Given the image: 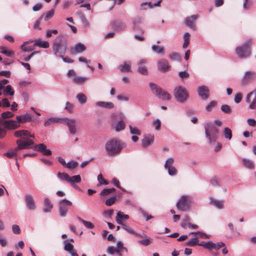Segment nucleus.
Segmentation results:
<instances>
[{"instance_id":"393cba45","label":"nucleus","mask_w":256,"mask_h":256,"mask_svg":"<svg viewBox=\"0 0 256 256\" xmlns=\"http://www.w3.org/2000/svg\"><path fill=\"white\" fill-rule=\"evenodd\" d=\"M113 28L116 31H120L126 28V24L122 22L114 21L112 22Z\"/></svg>"},{"instance_id":"39448f33","label":"nucleus","mask_w":256,"mask_h":256,"mask_svg":"<svg viewBox=\"0 0 256 256\" xmlns=\"http://www.w3.org/2000/svg\"><path fill=\"white\" fill-rule=\"evenodd\" d=\"M67 47L68 46L66 42H55L53 44L52 50L54 54L60 57L66 54Z\"/></svg>"},{"instance_id":"412c9836","label":"nucleus","mask_w":256,"mask_h":256,"mask_svg":"<svg viewBox=\"0 0 256 256\" xmlns=\"http://www.w3.org/2000/svg\"><path fill=\"white\" fill-rule=\"evenodd\" d=\"M154 136L148 134L144 136L142 140V144L143 147L146 148L151 145L154 140Z\"/></svg>"},{"instance_id":"9d476101","label":"nucleus","mask_w":256,"mask_h":256,"mask_svg":"<svg viewBox=\"0 0 256 256\" xmlns=\"http://www.w3.org/2000/svg\"><path fill=\"white\" fill-rule=\"evenodd\" d=\"M18 146L16 149L19 151L21 150L27 149L34 144L33 141L28 138H24L23 139H18L16 140Z\"/></svg>"},{"instance_id":"13d9d810","label":"nucleus","mask_w":256,"mask_h":256,"mask_svg":"<svg viewBox=\"0 0 256 256\" xmlns=\"http://www.w3.org/2000/svg\"><path fill=\"white\" fill-rule=\"evenodd\" d=\"M4 93L6 94H8V95L12 96L14 94V91L12 90V88L10 85H7L4 90Z\"/></svg>"},{"instance_id":"864d4df0","label":"nucleus","mask_w":256,"mask_h":256,"mask_svg":"<svg viewBox=\"0 0 256 256\" xmlns=\"http://www.w3.org/2000/svg\"><path fill=\"white\" fill-rule=\"evenodd\" d=\"M197 238L194 236L185 243V245L190 246H194L197 244Z\"/></svg>"},{"instance_id":"cd10ccee","label":"nucleus","mask_w":256,"mask_h":256,"mask_svg":"<svg viewBox=\"0 0 256 256\" xmlns=\"http://www.w3.org/2000/svg\"><path fill=\"white\" fill-rule=\"evenodd\" d=\"M142 18L138 16L132 20V28L134 30L136 31L140 29V25L142 22Z\"/></svg>"},{"instance_id":"f257e3e1","label":"nucleus","mask_w":256,"mask_h":256,"mask_svg":"<svg viewBox=\"0 0 256 256\" xmlns=\"http://www.w3.org/2000/svg\"><path fill=\"white\" fill-rule=\"evenodd\" d=\"M124 146V142L117 138H112L106 142L104 148L107 155L114 156L120 154Z\"/></svg>"},{"instance_id":"6ab92c4d","label":"nucleus","mask_w":256,"mask_h":256,"mask_svg":"<svg viewBox=\"0 0 256 256\" xmlns=\"http://www.w3.org/2000/svg\"><path fill=\"white\" fill-rule=\"evenodd\" d=\"M35 148L37 151L41 152L43 155L50 156L52 154L51 150L47 149L46 146L44 144L36 145Z\"/></svg>"},{"instance_id":"f3484780","label":"nucleus","mask_w":256,"mask_h":256,"mask_svg":"<svg viewBox=\"0 0 256 256\" xmlns=\"http://www.w3.org/2000/svg\"><path fill=\"white\" fill-rule=\"evenodd\" d=\"M198 92L199 96L203 100H206L208 98L209 96V90L208 88L204 86H199L198 88Z\"/></svg>"},{"instance_id":"4468645a","label":"nucleus","mask_w":256,"mask_h":256,"mask_svg":"<svg viewBox=\"0 0 256 256\" xmlns=\"http://www.w3.org/2000/svg\"><path fill=\"white\" fill-rule=\"evenodd\" d=\"M170 68L168 61L166 59H161L158 62V70L163 72H168Z\"/></svg>"},{"instance_id":"338daca9","label":"nucleus","mask_w":256,"mask_h":256,"mask_svg":"<svg viewBox=\"0 0 256 256\" xmlns=\"http://www.w3.org/2000/svg\"><path fill=\"white\" fill-rule=\"evenodd\" d=\"M221 110L226 114H230L232 112L230 106L227 104L222 105L221 106Z\"/></svg>"},{"instance_id":"f8f14e48","label":"nucleus","mask_w":256,"mask_h":256,"mask_svg":"<svg viewBox=\"0 0 256 256\" xmlns=\"http://www.w3.org/2000/svg\"><path fill=\"white\" fill-rule=\"evenodd\" d=\"M26 206L30 210H34L36 208L35 202L32 196L30 194H26L24 197Z\"/></svg>"},{"instance_id":"c9c22d12","label":"nucleus","mask_w":256,"mask_h":256,"mask_svg":"<svg viewBox=\"0 0 256 256\" xmlns=\"http://www.w3.org/2000/svg\"><path fill=\"white\" fill-rule=\"evenodd\" d=\"M189 234H195V236L197 238V240L199 238H202L204 239H208L210 238V235L200 231L196 232H191Z\"/></svg>"},{"instance_id":"9b49d317","label":"nucleus","mask_w":256,"mask_h":256,"mask_svg":"<svg viewBox=\"0 0 256 256\" xmlns=\"http://www.w3.org/2000/svg\"><path fill=\"white\" fill-rule=\"evenodd\" d=\"M0 123L3 124L5 129L10 130L16 129L20 126L18 121L14 120H6L3 121L2 118H0Z\"/></svg>"},{"instance_id":"5701e85b","label":"nucleus","mask_w":256,"mask_h":256,"mask_svg":"<svg viewBox=\"0 0 256 256\" xmlns=\"http://www.w3.org/2000/svg\"><path fill=\"white\" fill-rule=\"evenodd\" d=\"M16 118L20 124L22 122H25L32 120L31 114L28 113L21 116H16Z\"/></svg>"},{"instance_id":"ea45409f","label":"nucleus","mask_w":256,"mask_h":256,"mask_svg":"<svg viewBox=\"0 0 256 256\" xmlns=\"http://www.w3.org/2000/svg\"><path fill=\"white\" fill-rule=\"evenodd\" d=\"M0 52L6 55L7 56H13L14 54V51L10 50H7L3 46H1L0 48Z\"/></svg>"},{"instance_id":"c85d7f7f","label":"nucleus","mask_w":256,"mask_h":256,"mask_svg":"<svg viewBox=\"0 0 256 256\" xmlns=\"http://www.w3.org/2000/svg\"><path fill=\"white\" fill-rule=\"evenodd\" d=\"M131 64L130 62H124L118 66V69L122 72H129L130 71Z\"/></svg>"},{"instance_id":"4c0bfd02","label":"nucleus","mask_w":256,"mask_h":256,"mask_svg":"<svg viewBox=\"0 0 256 256\" xmlns=\"http://www.w3.org/2000/svg\"><path fill=\"white\" fill-rule=\"evenodd\" d=\"M88 80V78L84 76H76L73 78V82L76 84H82Z\"/></svg>"},{"instance_id":"a19ab883","label":"nucleus","mask_w":256,"mask_h":256,"mask_svg":"<svg viewBox=\"0 0 256 256\" xmlns=\"http://www.w3.org/2000/svg\"><path fill=\"white\" fill-rule=\"evenodd\" d=\"M78 162L74 160H70L66 163V168L72 170L78 166Z\"/></svg>"},{"instance_id":"bf43d9fd","label":"nucleus","mask_w":256,"mask_h":256,"mask_svg":"<svg viewBox=\"0 0 256 256\" xmlns=\"http://www.w3.org/2000/svg\"><path fill=\"white\" fill-rule=\"evenodd\" d=\"M14 116V114L12 112L6 111L2 112L1 114L2 118L3 119L8 118H12Z\"/></svg>"},{"instance_id":"4d7b16f0","label":"nucleus","mask_w":256,"mask_h":256,"mask_svg":"<svg viewBox=\"0 0 256 256\" xmlns=\"http://www.w3.org/2000/svg\"><path fill=\"white\" fill-rule=\"evenodd\" d=\"M152 124L156 130H159L161 126V122L158 118H157L152 122Z\"/></svg>"},{"instance_id":"1a4fd4ad","label":"nucleus","mask_w":256,"mask_h":256,"mask_svg":"<svg viewBox=\"0 0 256 256\" xmlns=\"http://www.w3.org/2000/svg\"><path fill=\"white\" fill-rule=\"evenodd\" d=\"M245 99L250 109H256V87L252 91L246 94Z\"/></svg>"},{"instance_id":"de8ad7c7","label":"nucleus","mask_w":256,"mask_h":256,"mask_svg":"<svg viewBox=\"0 0 256 256\" xmlns=\"http://www.w3.org/2000/svg\"><path fill=\"white\" fill-rule=\"evenodd\" d=\"M18 151V150L16 149V148L14 149L11 150L5 153L4 155L8 158H11L16 155Z\"/></svg>"},{"instance_id":"680f3d73","label":"nucleus","mask_w":256,"mask_h":256,"mask_svg":"<svg viewBox=\"0 0 256 256\" xmlns=\"http://www.w3.org/2000/svg\"><path fill=\"white\" fill-rule=\"evenodd\" d=\"M217 102L216 101H212L209 104H208L206 107V110L207 112H210L212 108L216 105Z\"/></svg>"},{"instance_id":"774afa93","label":"nucleus","mask_w":256,"mask_h":256,"mask_svg":"<svg viewBox=\"0 0 256 256\" xmlns=\"http://www.w3.org/2000/svg\"><path fill=\"white\" fill-rule=\"evenodd\" d=\"M166 170L168 171L169 175L171 176H174L176 174L177 170L174 166L169 167Z\"/></svg>"},{"instance_id":"a18cd8bd","label":"nucleus","mask_w":256,"mask_h":256,"mask_svg":"<svg viewBox=\"0 0 256 256\" xmlns=\"http://www.w3.org/2000/svg\"><path fill=\"white\" fill-rule=\"evenodd\" d=\"M152 49L154 52L158 54H162L164 52V48L163 46H158L153 44L152 46Z\"/></svg>"},{"instance_id":"49530a36","label":"nucleus","mask_w":256,"mask_h":256,"mask_svg":"<svg viewBox=\"0 0 256 256\" xmlns=\"http://www.w3.org/2000/svg\"><path fill=\"white\" fill-rule=\"evenodd\" d=\"M224 136L225 138L229 140L232 139V132L231 130L228 128H225L223 132Z\"/></svg>"},{"instance_id":"7c9ffc66","label":"nucleus","mask_w":256,"mask_h":256,"mask_svg":"<svg viewBox=\"0 0 256 256\" xmlns=\"http://www.w3.org/2000/svg\"><path fill=\"white\" fill-rule=\"evenodd\" d=\"M224 246V244L223 242H218L214 243L212 241L210 240V245L209 250H218L222 247Z\"/></svg>"},{"instance_id":"423d86ee","label":"nucleus","mask_w":256,"mask_h":256,"mask_svg":"<svg viewBox=\"0 0 256 256\" xmlns=\"http://www.w3.org/2000/svg\"><path fill=\"white\" fill-rule=\"evenodd\" d=\"M190 202L191 200L189 196H182L176 203V208L180 211H186L189 209Z\"/></svg>"},{"instance_id":"052dcab7","label":"nucleus","mask_w":256,"mask_h":256,"mask_svg":"<svg viewBox=\"0 0 256 256\" xmlns=\"http://www.w3.org/2000/svg\"><path fill=\"white\" fill-rule=\"evenodd\" d=\"M174 162V159L172 158H169L166 162L164 168L167 169L169 167L172 166Z\"/></svg>"},{"instance_id":"e433bc0d","label":"nucleus","mask_w":256,"mask_h":256,"mask_svg":"<svg viewBox=\"0 0 256 256\" xmlns=\"http://www.w3.org/2000/svg\"><path fill=\"white\" fill-rule=\"evenodd\" d=\"M35 42L34 46H38L40 48H48L50 46L48 42L47 41H42L40 40H34Z\"/></svg>"},{"instance_id":"c03bdc74","label":"nucleus","mask_w":256,"mask_h":256,"mask_svg":"<svg viewBox=\"0 0 256 256\" xmlns=\"http://www.w3.org/2000/svg\"><path fill=\"white\" fill-rule=\"evenodd\" d=\"M152 8V3L151 2H144L140 4V9L141 10H145L148 8Z\"/></svg>"},{"instance_id":"603ef678","label":"nucleus","mask_w":256,"mask_h":256,"mask_svg":"<svg viewBox=\"0 0 256 256\" xmlns=\"http://www.w3.org/2000/svg\"><path fill=\"white\" fill-rule=\"evenodd\" d=\"M64 250L66 251L70 252L73 250H74V246L72 244L68 242L67 240H65Z\"/></svg>"},{"instance_id":"58836bf2","label":"nucleus","mask_w":256,"mask_h":256,"mask_svg":"<svg viewBox=\"0 0 256 256\" xmlns=\"http://www.w3.org/2000/svg\"><path fill=\"white\" fill-rule=\"evenodd\" d=\"M30 132L27 130H20L14 132V136L16 138H20L23 136H28Z\"/></svg>"},{"instance_id":"37998d69","label":"nucleus","mask_w":256,"mask_h":256,"mask_svg":"<svg viewBox=\"0 0 256 256\" xmlns=\"http://www.w3.org/2000/svg\"><path fill=\"white\" fill-rule=\"evenodd\" d=\"M158 96L159 98H162L163 100H170V99L171 96L170 94L163 90H162V92Z\"/></svg>"},{"instance_id":"6e6552de","label":"nucleus","mask_w":256,"mask_h":256,"mask_svg":"<svg viewBox=\"0 0 256 256\" xmlns=\"http://www.w3.org/2000/svg\"><path fill=\"white\" fill-rule=\"evenodd\" d=\"M256 78V72L253 71H246L244 72L240 80L242 86H248Z\"/></svg>"},{"instance_id":"5fc2aeb1","label":"nucleus","mask_w":256,"mask_h":256,"mask_svg":"<svg viewBox=\"0 0 256 256\" xmlns=\"http://www.w3.org/2000/svg\"><path fill=\"white\" fill-rule=\"evenodd\" d=\"M242 162L248 168L253 169L254 168V164L252 161L246 159H243Z\"/></svg>"},{"instance_id":"2eb2a0df","label":"nucleus","mask_w":256,"mask_h":256,"mask_svg":"<svg viewBox=\"0 0 256 256\" xmlns=\"http://www.w3.org/2000/svg\"><path fill=\"white\" fill-rule=\"evenodd\" d=\"M81 180L82 178L80 175H76L71 177L69 176L68 182L73 188L80 190V189L76 184L80 183Z\"/></svg>"},{"instance_id":"72a5a7b5","label":"nucleus","mask_w":256,"mask_h":256,"mask_svg":"<svg viewBox=\"0 0 256 256\" xmlns=\"http://www.w3.org/2000/svg\"><path fill=\"white\" fill-rule=\"evenodd\" d=\"M96 105L108 109H112L114 107V104L112 102H98Z\"/></svg>"},{"instance_id":"f03ea898","label":"nucleus","mask_w":256,"mask_h":256,"mask_svg":"<svg viewBox=\"0 0 256 256\" xmlns=\"http://www.w3.org/2000/svg\"><path fill=\"white\" fill-rule=\"evenodd\" d=\"M204 132L206 138L210 144H214L218 139V129L210 122L204 124Z\"/></svg>"},{"instance_id":"79ce46f5","label":"nucleus","mask_w":256,"mask_h":256,"mask_svg":"<svg viewBox=\"0 0 256 256\" xmlns=\"http://www.w3.org/2000/svg\"><path fill=\"white\" fill-rule=\"evenodd\" d=\"M77 218L79 221L82 222L86 228L88 229H92L94 228V224L91 222L85 220L79 216H78Z\"/></svg>"},{"instance_id":"7ed1b4c3","label":"nucleus","mask_w":256,"mask_h":256,"mask_svg":"<svg viewBox=\"0 0 256 256\" xmlns=\"http://www.w3.org/2000/svg\"><path fill=\"white\" fill-rule=\"evenodd\" d=\"M252 42L251 40H248L242 45L237 47L236 49V53L237 56L242 58L250 56V46Z\"/></svg>"},{"instance_id":"a878e982","label":"nucleus","mask_w":256,"mask_h":256,"mask_svg":"<svg viewBox=\"0 0 256 256\" xmlns=\"http://www.w3.org/2000/svg\"><path fill=\"white\" fill-rule=\"evenodd\" d=\"M150 90L156 96L160 95V93L162 92V88L157 84L153 82L149 84Z\"/></svg>"},{"instance_id":"bb28decb","label":"nucleus","mask_w":256,"mask_h":256,"mask_svg":"<svg viewBox=\"0 0 256 256\" xmlns=\"http://www.w3.org/2000/svg\"><path fill=\"white\" fill-rule=\"evenodd\" d=\"M129 218V216L128 214H124L122 212L119 211L116 214V222L119 224H122V222Z\"/></svg>"},{"instance_id":"6e6d98bb","label":"nucleus","mask_w":256,"mask_h":256,"mask_svg":"<svg viewBox=\"0 0 256 256\" xmlns=\"http://www.w3.org/2000/svg\"><path fill=\"white\" fill-rule=\"evenodd\" d=\"M76 97L78 98V102L82 104H84L86 102V96L83 94H77Z\"/></svg>"},{"instance_id":"e2e57ef3","label":"nucleus","mask_w":256,"mask_h":256,"mask_svg":"<svg viewBox=\"0 0 256 256\" xmlns=\"http://www.w3.org/2000/svg\"><path fill=\"white\" fill-rule=\"evenodd\" d=\"M116 200V197L112 196L106 200V204L108 206H110L115 203Z\"/></svg>"},{"instance_id":"20e7f679","label":"nucleus","mask_w":256,"mask_h":256,"mask_svg":"<svg viewBox=\"0 0 256 256\" xmlns=\"http://www.w3.org/2000/svg\"><path fill=\"white\" fill-rule=\"evenodd\" d=\"M174 94L176 100L180 102H184L188 98L186 89L182 86L176 87L174 89Z\"/></svg>"},{"instance_id":"473e14b6","label":"nucleus","mask_w":256,"mask_h":256,"mask_svg":"<svg viewBox=\"0 0 256 256\" xmlns=\"http://www.w3.org/2000/svg\"><path fill=\"white\" fill-rule=\"evenodd\" d=\"M34 42V40H30L29 41L25 42L23 43V44L21 46V49L25 52H31L34 50V47L32 46H27L26 44L30 42Z\"/></svg>"},{"instance_id":"c756f323","label":"nucleus","mask_w":256,"mask_h":256,"mask_svg":"<svg viewBox=\"0 0 256 256\" xmlns=\"http://www.w3.org/2000/svg\"><path fill=\"white\" fill-rule=\"evenodd\" d=\"M210 203L218 209H222L223 208L224 202L222 200H218L211 198H210Z\"/></svg>"},{"instance_id":"4be33fe9","label":"nucleus","mask_w":256,"mask_h":256,"mask_svg":"<svg viewBox=\"0 0 256 256\" xmlns=\"http://www.w3.org/2000/svg\"><path fill=\"white\" fill-rule=\"evenodd\" d=\"M198 18V16L197 14H194L191 16L186 18L184 20L185 24L190 28L194 30L196 26L194 24V21L195 20Z\"/></svg>"},{"instance_id":"a211bd4d","label":"nucleus","mask_w":256,"mask_h":256,"mask_svg":"<svg viewBox=\"0 0 256 256\" xmlns=\"http://www.w3.org/2000/svg\"><path fill=\"white\" fill-rule=\"evenodd\" d=\"M64 118H60L56 117L50 118L44 122L45 126H49L56 124H62Z\"/></svg>"},{"instance_id":"8fccbe9b","label":"nucleus","mask_w":256,"mask_h":256,"mask_svg":"<svg viewBox=\"0 0 256 256\" xmlns=\"http://www.w3.org/2000/svg\"><path fill=\"white\" fill-rule=\"evenodd\" d=\"M57 176L61 180H65L68 182L70 176L66 172H58Z\"/></svg>"},{"instance_id":"ddd939ff","label":"nucleus","mask_w":256,"mask_h":256,"mask_svg":"<svg viewBox=\"0 0 256 256\" xmlns=\"http://www.w3.org/2000/svg\"><path fill=\"white\" fill-rule=\"evenodd\" d=\"M76 120L74 119L64 118L62 124H66L68 127L70 133L72 134H74L76 132Z\"/></svg>"},{"instance_id":"3c124183","label":"nucleus","mask_w":256,"mask_h":256,"mask_svg":"<svg viewBox=\"0 0 256 256\" xmlns=\"http://www.w3.org/2000/svg\"><path fill=\"white\" fill-rule=\"evenodd\" d=\"M190 34L188 32H186L184 35V42L182 44V47L186 48L188 47L190 42Z\"/></svg>"},{"instance_id":"0e129e2a","label":"nucleus","mask_w":256,"mask_h":256,"mask_svg":"<svg viewBox=\"0 0 256 256\" xmlns=\"http://www.w3.org/2000/svg\"><path fill=\"white\" fill-rule=\"evenodd\" d=\"M98 181L99 184H104L107 185L108 184V182L105 180L104 178L102 175V174H99L98 176Z\"/></svg>"},{"instance_id":"69168bd1","label":"nucleus","mask_w":256,"mask_h":256,"mask_svg":"<svg viewBox=\"0 0 256 256\" xmlns=\"http://www.w3.org/2000/svg\"><path fill=\"white\" fill-rule=\"evenodd\" d=\"M54 9H52V10H50V11H48L44 16V20L47 21L49 19H50L54 16Z\"/></svg>"},{"instance_id":"0eeeda50","label":"nucleus","mask_w":256,"mask_h":256,"mask_svg":"<svg viewBox=\"0 0 256 256\" xmlns=\"http://www.w3.org/2000/svg\"><path fill=\"white\" fill-rule=\"evenodd\" d=\"M72 206V202L66 198L62 199L58 203L59 214L62 217H65L70 207Z\"/></svg>"},{"instance_id":"2f4dec72","label":"nucleus","mask_w":256,"mask_h":256,"mask_svg":"<svg viewBox=\"0 0 256 256\" xmlns=\"http://www.w3.org/2000/svg\"><path fill=\"white\" fill-rule=\"evenodd\" d=\"M112 126L116 132H118L124 129L126 124L123 120H120L116 124H112Z\"/></svg>"},{"instance_id":"b1692460","label":"nucleus","mask_w":256,"mask_h":256,"mask_svg":"<svg viewBox=\"0 0 256 256\" xmlns=\"http://www.w3.org/2000/svg\"><path fill=\"white\" fill-rule=\"evenodd\" d=\"M52 208L53 205L51 203L50 200L48 198H46L44 199V207L42 210L43 212L45 213L50 212Z\"/></svg>"},{"instance_id":"aec40b11","label":"nucleus","mask_w":256,"mask_h":256,"mask_svg":"<svg viewBox=\"0 0 256 256\" xmlns=\"http://www.w3.org/2000/svg\"><path fill=\"white\" fill-rule=\"evenodd\" d=\"M86 49L85 46L82 43H78L76 44L74 48L70 50L71 53L75 54H76L82 53Z\"/></svg>"},{"instance_id":"f704fd0d","label":"nucleus","mask_w":256,"mask_h":256,"mask_svg":"<svg viewBox=\"0 0 256 256\" xmlns=\"http://www.w3.org/2000/svg\"><path fill=\"white\" fill-rule=\"evenodd\" d=\"M144 238V240H140L138 241V243L144 246H148L150 244L152 241V240L149 237H148L146 235H142L140 238Z\"/></svg>"},{"instance_id":"dca6fc26","label":"nucleus","mask_w":256,"mask_h":256,"mask_svg":"<svg viewBox=\"0 0 256 256\" xmlns=\"http://www.w3.org/2000/svg\"><path fill=\"white\" fill-rule=\"evenodd\" d=\"M147 60L144 59H140L138 62V71L139 73L143 75H147L148 74V70L146 66Z\"/></svg>"},{"instance_id":"09e8293b","label":"nucleus","mask_w":256,"mask_h":256,"mask_svg":"<svg viewBox=\"0 0 256 256\" xmlns=\"http://www.w3.org/2000/svg\"><path fill=\"white\" fill-rule=\"evenodd\" d=\"M129 128L130 134L136 136H140L141 134L140 130L137 128L129 125Z\"/></svg>"}]
</instances>
